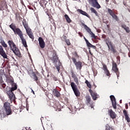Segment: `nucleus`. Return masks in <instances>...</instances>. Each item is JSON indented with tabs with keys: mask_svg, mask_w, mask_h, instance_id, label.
<instances>
[{
	"mask_svg": "<svg viewBox=\"0 0 130 130\" xmlns=\"http://www.w3.org/2000/svg\"><path fill=\"white\" fill-rule=\"evenodd\" d=\"M10 29L13 31L15 35H18L19 38L22 41V44L23 45L24 47H27V42H26L25 39L24 38L23 33L22 30L18 27H17L15 24L12 23L9 25Z\"/></svg>",
	"mask_w": 130,
	"mask_h": 130,
	"instance_id": "1",
	"label": "nucleus"
},
{
	"mask_svg": "<svg viewBox=\"0 0 130 130\" xmlns=\"http://www.w3.org/2000/svg\"><path fill=\"white\" fill-rule=\"evenodd\" d=\"M8 45L10 47V50L13 52L14 54L18 57H21V53L20 52V50L15 43L13 42V40H9L8 42Z\"/></svg>",
	"mask_w": 130,
	"mask_h": 130,
	"instance_id": "2",
	"label": "nucleus"
},
{
	"mask_svg": "<svg viewBox=\"0 0 130 130\" xmlns=\"http://www.w3.org/2000/svg\"><path fill=\"white\" fill-rule=\"evenodd\" d=\"M0 44H1V45H0V55L3 56V57L5 59L7 58V56L6 53V51H5L4 49H3V47L4 48H7L8 45L6 43V42L4 41V40H2L0 41Z\"/></svg>",
	"mask_w": 130,
	"mask_h": 130,
	"instance_id": "3",
	"label": "nucleus"
},
{
	"mask_svg": "<svg viewBox=\"0 0 130 130\" xmlns=\"http://www.w3.org/2000/svg\"><path fill=\"white\" fill-rule=\"evenodd\" d=\"M104 41L106 43L107 47H108L109 50L112 51L113 54H115L117 52V50L115 49V46L113 45L111 42V40H110L109 38L105 39Z\"/></svg>",
	"mask_w": 130,
	"mask_h": 130,
	"instance_id": "4",
	"label": "nucleus"
},
{
	"mask_svg": "<svg viewBox=\"0 0 130 130\" xmlns=\"http://www.w3.org/2000/svg\"><path fill=\"white\" fill-rule=\"evenodd\" d=\"M3 111H5L4 113L6 114L7 115H11L12 110H11V103H9L8 102H6L4 103L3 105Z\"/></svg>",
	"mask_w": 130,
	"mask_h": 130,
	"instance_id": "5",
	"label": "nucleus"
},
{
	"mask_svg": "<svg viewBox=\"0 0 130 130\" xmlns=\"http://www.w3.org/2000/svg\"><path fill=\"white\" fill-rule=\"evenodd\" d=\"M70 86L73 90L74 93H75V96L77 97H79L80 96V92L78 90V87L77 86L76 84L74 82L70 83Z\"/></svg>",
	"mask_w": 130,
	"mask_h": 130,
	"instance_id": "6",
	"label": "nucleus"
},
{
	"mask_svg": "<svg viewBox=\"0 0 130 130\" xmlns=\"http://www.w3.org/2000/svg\"><path fill=\"white\" fill-rule=\"evenodd\" d=\"M72 61L73 62L75 67H76L77 70H81L82 68H83V63H82L81 61H77L76 58L75 57L72 58Z\"/></svg>",
	"mask_w": 130,
	"mask_h": 130,
	"instance_id": "7",
	"label": "nucleus"
},
{
	"mask_svg": "<svg viewBox=\"0 0 130 130\" xmlns=\"http://www.w3.org/2000/svg\"><path fill=\"white\" fill-rule=\"evenodd\" d=\"M49 59L52 60L53 63H56L58 61V57L57 56L56 51H53L52 56H49Z\"/></svg>",
	"mask_w": 130,
	"mask_h": 130,
	"instance_id": "8",
	"label": "nucleus"
},
{
	"mask_svg": "<svg viewBox=\"0 0 130 130\" xmlns=\"http://www.w3.org/2000/svg\"><path fill=\"white\" fill-rule=\"evenodd\" d=\"M84 29H85L86 31H87V32L89 34V35H91V38H93L94 39H97V37L95 36V35L93 34V32H92L91 31V29H90L89 27H88V26H87L86 25H84Z\"/></svg>",
	"mask_w": 130,
	"mask_h": 130,
	"instance_id": "9",
	"label": "nucleus"
},
{
	"mask_svg": "<svg viewBox=\"0 0 130 130\" xmlns=\"http://www.w3.org/2000/svg\"><path fill=\"white\" fill-rule=\"evenodd\" d=\"M89 3H91L92 7L96 8V9H100L101 8V5L98 3V0H88Z\"/></svg>",
	"mask_w": 130,
	"mask_h": 130,
	"instance_id": "10",
	"label": "nucleus"
},
{
	"mask_svg": "<svg viewBox=\"0 0 130 130\" xmlns=\"http://www.w3.org/2000/svg\"><path fill=\"white\" fill-rule=\"evenodd\" d=\"M6 93L8 95L9 99H10V101L13 102L15 100V94L13 92L11 91H6Z\"/></svg>",
	"mask_w": 130,
	"mask_h": 130,
	"instance_id": "11",
	"label": "nucleus"
},
{
	"mask_svg": "<svg viewBox=\"0 0 130 130\" xmlns=\"http://www.w3.org/2000/svg\"><path fill=\"white\" fill-rule=\"evenodd\" d=\"M110 98L111 101L112 102V107H113V109H116L117 103H116V100L115 99V96L114 95H110Z\"/></svg>",
	"mask_w": 130,
	"mask_h": 130,
	"instance_id": "12",
	"label": "nucleus"
},
{
	"mask_svg": "<svg viewBox=\"0 0 130 130\" xmlns=\"http://www.w3.org/2000/svg\"><path fill=\"white\" fill-rule=\"evenodd\" d=\"M89 93H90V95L91 96V98L92 99V100L94 101L97 100V99L98 98V95L97 93L93 91L90 89L89 90Z\"/></svg>",
	"mask_w": 130,
	"mask_h": 130,
	"instance_id": "13",
	"label": "nucleus"
},
{
	"mask_svg": "<svg viewBox=\"0 0 130 130\" xmlns=\"http://www.w3.org/2000/svg\"><path fill=\"white\" fill-rule=\"evenodd\" d=\"M39 45L41 49H44L45 47V43L43 38L40 37L38 39Z\"/></svg>",
	"mask_w": 130,
	"mask_h": 130,
	"instance_id": "14",
	"label": "nucleus"
},
{
	"mask_svg": "<svg viewBox=\"0 0 130 130\" xmlns=\"http://www.w3.org/2000/svg\"><path fill=\"white\" fill-rule=\"evenodd\" d=\"M3 74L0 73V88L4 89L6 88V85L4 83V81L3 79Z\"/></svg>",
	"mask_w": 130,
	"mask_h": 130,
	"instance_id": "15",
	"label": "nucleus"
},
{
	"mask_svg": "<svg viewBox=\"0 0 130 130\" xmlns=\"http://www.w3.org/2000/svg\"><path fill=\"white\" fill-rule=\"evenodd\" d=\"M70 73H71L72 78L74 79V81H75V83L78 84L79 83L78 78L76 75L75 74L74 71H73V70H71Z\"/></svg>",
	"mask_w": 130,
	"mask_h": 130,
	"instance_id": "16",
	"label": "nucleus"
},
{
	"mask_svg": "<svg viewBox=\"0 0 130 130\" xmlns=\"http://www.w3.org/2000/svg\"><path fill=\"white\" fill-rule=\"evenodd\" d=\"M114 73L117 74V76H118L119 75V71H118V68H117V64L116 63H112V69Z\"/></svg>",
	"mask_w": 130,
	"mask_h": 130,
	"instance_id": "17",
	"label": "nucleus"
},
{
	"mask_svg": "<svg viewBox=\"0 0 130 130\" xmlns=\"http://www.w3.org/2000/svg\"><path fill=\"white\" fill-rule=\"evenodd\" d=\"M108 114L112 119H115L116 118V114H115V112H113L112 109H109L108 110Z\"/></svg>",
	"mask_w": 130,
	"mask_h": 130,
	"instance_id": "18",
	"label": "nucleus"
},
{
	"mask_svg": "<svg viewBox=\"0 0 130 130\" xmlns=\"http://www.w3.org/2000/svg\"><path fill=\"white\" fill-rule=\"evenodd\" d=\"M26 32L28 36H29V38H30L33 41V40H34L35 37L34 36H33V33L31 29L26 30Z\"/></svg>",
	"mask_w": 130,
	"mask_h": 130,
	"instance_id": "19",
	"label": "nucleus"
},
{
	"mask_svg": "<svg viewBox=\"0 0 130 130\" xmlns=\"http://www.w3.org/2000/svg\"><path fill=\"white\" fill-rule=\"evenodd\" d=\"M84 41H85L86 44H87V46L88 47L92 48V49H96L95 46H94L91 44H90V43L88 42V40H87L85 37H84Z\"/></svg>",
	"mask_w": 130,
	"mask_h": 130,
	"instance_id": "20",
	"label": "nucleus"
},
{
	"mask_svg": "<svg viewBox=\"0 0 130 130\" xmlns=\"http://www.w3.org/2000/svg\"><path fill=\"white\" fill-rule=\"evenodd\" d=\"M22 25H23V26L24 27V29H25V30H31V29L29 28L28 26V24L27 23V21H26L25 19H24L23 20H22Z\"/></svg>",
	"mask_w": 130,
	"mask_h": 130,
	"instance_id": "21",
	"label": "nucleus"
},
{
	"mask_svg": "<svg viewBox=\"0 0 130 130\" xmlns=\"http://www.w3.org/2000/svg\"><path fill=\"white\" fill-rule=\"evenodd\" d=\"M77 12L80 13L81 14L83 15L84 16L87 17L88 18H90V15H88L87 13L85 11H83L80 9H77Z\"/></svg>",
	"mask_w": 130,
	"mask_h": 130,
	"instance_id": "22",
	"label": "nucleus"
},
{
	"mask_svg": "<svg viewBox=\"0 0 130 130\" xmlns=\"http://www.w3.org/2000/svg\"><path fill=\"white\" fill-rule=\"evenodd\" d=\"M123 114L125 116V120H126V122H130V119L129 118V116L127 114V111L125 110H123Z\"/></svg>",
	"mask_w": 130,
	"mask_h": 130,
	"instance_id": "23",
	"label": "nucleus"
},
{
	"mask_svg": "<svg viewBox=\"0 0 130 130\" xmlns=\"http://www.w3.org/2000/svg\"><path fill=\"white\" fill-rule=\"evenodd\" d=\"M121 27H122V29H124V30H125V31H126V33H129V27L128 26H127V25H126L125 24H122V25H121Z\"/></svg>",
	"mask_w": 130,
	"mask_h": 130,
	"instance_id": "24",
	"label": "nucleus"
},
{
	"mask_svg": "<svg viewBox=\"0 0 130 130\" xmlns=\"http://www.w3.org/2000/svg\"><path fill=\"white\" fill-rule=\"evenodd\" d=\"M103 70H104V72H105V74H106L107 76L110 77L109 70H108V68H107L106 65L103 66Z\"/></svg>",
	"mask_w": 130,
	"mask_h": 130,
	"instance_id": "25",
	"label": "nucleus"
},
{
	"mask_svg": "<svg viewBox=\"0 0 130 130\" xmlns=\"http://www.w3.org/2000/svg\"><path fill=\"white\" fill-rule=\"evenodd\" d=\"M85 98V103L87 105H91V97L90 95H86Z\"/></svg>",
	"mask_w": 130,
	"mask_h": 130,
	"instance_id": "26",
	"label": "nucleus"
},
{
	"mask_svg": "<svg viewBox=\"0 0 130 130\" xmlns=\"http://www.w3.org/2000/svg\"><path fill=\"white\" fill-rule=\"evenodd\" d=\"M52 92L54 96H55L57 98H59V96H60V93L56 89H54Z\"/></svg>",
	"mask_w": 130,
	"mask_h": 130,
	"instance_id": "27",
	"label": "nucleus"
},
{
	"mask_svg": "<svg viewBox=\"0 0 130 130\" xmlns=\"http://www.w3.org/2000/svg\"><path fill=\"white\" fill-rule=\"evenodd\" d=\"M50 107H52L54 108V109H57V106L58 105V102H50Z\"/></svg>",
	"mask_w": 130,
	"mask_h": 130,
	"instance_id": "28",
	"label": "nucleus"
},
{
	"mask_svg": "<svg viewBox=\"0 0 130 130\" xmlns=\"http://www.w3.org/2000/svg\"><path fill=\"white\" fill-rule=\"evenodd\" d=\"M64 18L66 20L67 22H68V23L70 24L72 22V20L71 18L69 17V16L67 14L64 15Z\"/></svg>",
	"mask_w": 130,
	"mask_h": 130,
	"instance_id": "29",
	"label": "nucleus"
},
{
	"mask_svg": "<svg viewBox=\"0 0 130 130\" xmlns=\"http://www.w3.org/2000/svg\"><path fill=\"white\" fill-rule=\"evenodd\" d=\"M17 85H16V84H15V85H14V86L11 87V89H10V90L7 91V92H13V91H15V90H17Z\"/></svg>",
	"mask_w": 130,
	"mask_h": 130,
	"instance_id": "30",
	"label": "nucleus"
},
{
	"mask_svg": "<svg viewBox=\"0 0 130 130\" xmlns=\"http://www.w3.org/2000/svg\"><path fill=\"white\" fill-rule=\"evenodd\" d=\"M72 59H73V58H79V55L78 54V53H77L76 51H75V52L72 53Z\"/></svg>",
	"mask_w": 130,
	"mask_h": 130,
	"instance_id": "31",
	"label": "nucleus"
},
{
	"mask_svg": "<svg viewBox=\"0 0 130 130\" xmlns=\"http://www.w3.org/2000/svg\"><path fill=\"white\" fill-rule=\"evenodd\" d=\"M90 11H91V13H92L95 14L96 16H98V13L97 11H96L95 9H94L93 8H90Z\"/></svg>",
	"mask_w": 130,
	"mask_h": 130,
	"instance_id": "32",
	"label": "nucleus"
},
{
	"mask_svg": "<svg viewBox=\"0 0 130 130\" xmlns=\"http://www.w3.org/2000/svg\"><path fill=\"white\" fill-rule=\"evenodd\" d=\"M67 37H64V39L65 40V43H66L67 45L70 46L71 45V42H70L69 39H67Z\"/></svg>",
	"mask_w": 130,
	"mask_h": 130,
	"instance_id": "33",
	"label": "nucleus"
},
{
	"mask_svg": "<svg viewBox=\"0 0 130 130\" xmlns=\"http://www.w3.org/2000/svg\"><path fill=\"white\" fill-rule=\"evenodd\" d=\"M105 130H113V128L109 125V124H107L105 125Z\"/></svg>",
	"mask_w": 130,
	"mask_h": 130,
	"instance_id": "34",
	"label": "nucleus"
},
{
	"mask_svg": "<svg viewBox=\"0 0 130 130\" xmlns=\"http://www.w3.org/2000/svg\"><path fill=\"white\" fill-rule=\"evenodd\" d=\"M111 16L112 17V18L116 20V21H119V19L118 17H117V16L115 14L114 15H111Z\"/></svg>",
	"mask_w": 130,
	"mask_h": 130,
	"instance_id": "35",
	"label": "nucleus"
},
{
	"mask_svg": "<svg viewBox=\"0 0 130 130\" xmlns=\"http://www.w3.org/2000/svg\"><path fill=\"white\" fill-rule=\"evenodd\" d=\"M33 78L34 79L35 81L37 82V84H38V83H39V82L38 81V78L37 75H36V74H34V75H33Z\"/></svg>",
	"mask_w": 130,
	"mask_h": 130,
	"instance_id": "36",
	"label": "nucleus"
},
{
	"mask_svg": "<svg viewBox=\"0 0 130 130\" xmlns=\"http://www.w3.org/2000/svg\"><path fill=\"white\" fill-rule=\"evenodd\" d=\"M15 16H16V18L18 19V20H21L22 19V18L20 16V14H19V13H16Z\"/></svg>",
	"mask_w": 130,
	"mask_h": 130,
	"instance_id": "37",
	"label": "nucleus"
},
{
	"mask_svg": "<svg viewBox=\"0 0 130 130\" xmlns=\"http://www.w3.org/2000/svg\"><path fill=\"white\" fill-rule=\"evenodd\" d=\"M107 11L108 12V13L110 15V16L115 15L111 9H107Z\"/></svg>",
	"mask_w": 130,
	"mask_h": 130,
	"instance_id": "38",
	"label": "nucleus"
},
{
	"mask_svg": "<svg viewBox=\"0 0 130 130\" xmlns=\"http://www.w3.org/2000/svg\"><path fill=\"white\" fill-rule=\"evenodd\" d=\"M85 84H87V86L88 87V88H91V84L88 80L85 81Z\"/></svg>",
	"mask_w": 130,
	"mask_h": 130,
	"instance_id": "39",
	"label": "nucleus"
},
{
	"mask_svg": "<svg viewBox=\"0 0 130 130\" xmlns=\"http://www.w3.org/2000/svg\"><path fill=\"white\" fill-rule=\"evenodd\" d=\"M59 66H57V65L56 66V69H57L58 72H59V69H60L59 66H60V64H61V63H60V62H59Z\"/></svg>",
	"mask_w": 130,
	"mask_h": 130,
	"instance_id": "40",
	"label": "nucleus"
},
{
	"mask_svg": "<svg viewBox=\"0 0 130 130\" xmlns=\"http://www.w3.org/2000/svg\"><path fill=\"white\" fill-rule=\"evenodd\" d=\"M53 80H54V81H57V78L56 77H53Z\"/></svg>",
	"mask_w": 130,
	"mask_h": 130,
	"instance_id": "41",
	"label": "nucleus"
},
{
	"mask_svg": "<svg viewBox=\"0 0 130 130\" xmlns=\"http://www.w3.org/2000/svg\"><path fill=\"white\" fill-rule=\"evenodd\" d=\"M78 35L80 36V37H83V34H82V32H78Z\"/></svg>",
	"mask_w": 130,
	"mask_h": 130,
	"instance_id": "42",
	"label": "nucleus"
},
{
	"mask_svg": "<svg viewBox=\"0 0 130 130\" xmlns=\"http://www.w3.org/2000/svg\"><path fill=\"white\" fill-rule=\"evenodd\" d=\"M125 108H126V109H128V105L127 104L125 105Z\"/></svg>",
	"mask_w": 130,
	"mask_h": 130,
	"instance_id": "43",
	"label": "nucleus"
},
{
	"mask_svg": "<svg viewBox=\"0 0 130 130\" xmlns=\"http://www.w3.org/2000/svg\"><path fill=\"white\" fill-rule=\"evenodd\" d=\"M89 54H90L91 55H93V54H92V52H91L90 50H89Z\"/></svg>",
	"mask_w": 130,
	"mask_h": 130,
	"instance_id": "44",
	"label": "nucleus"
},
{
	"mask_svg": "<svg viewBox=\"0 0 130 130\" xmlns=\"http://www.w3.org/2000/svg\"><path fill=\"white\" fill-rule=\"evenodd\" d=\"M102 38H103V39H105V38H106V36L103 35Z\"/></svg>",
	"mask_w": 130,
	"mask_h": 130,
	"instance_id": "45",
	"label": "nucleus"
},
{
	"mask_svg": "<svg viewBox=\"0 0 130 130\" xmlns=\"http://www.w3.org/2000/svg\"><path fill=\"white\" fill-rule=\"evenodd\" d=\"M112 1V3L115 4V3H116V2H115V0H111Z\"/></svg>",
	"mask_w": 130,
	"mask_h": 130,
	"instance_id": "46",
	"label": "nucleus"
},
{
	"mask_svg": "<svg viewBox=\"0 0 130 130\" xmlns=\"http://www.w3.org/2000/svg\"><path fill=\"white\" fill-rule=\"evenodd\" d=\"M31 92H32V93L35 94V92H34V91L32 90V89H31Z\"/></svg>",
	"mask_w": 130,
	"mask_h": 130,
	"instance_id": "47",
	"label": "nucleus"
},
{
	"mask_svg": "<svg viewBox=\"0 0 130 130\" xmlns=\"http://www.w3.org/2000/svg\"><path fill=\"white\" fill-rule=\"evenodd\" d=\"M50 21H52H52H53V19L50 18Z\"/></svg>",
	"mask_w": 130,
	"mask_h": 130,
	"instance_id": "48",
	"label": "nucleus"
},
{
	"mask_svg": "<svg viewBox=\"0 0 130 130\" xmlns=\"http://www.w3.org/2000/svg\"><path fill=\"white\" fill-rule=\"evenodd\" d=\"M40 6H41L42 7V8H44V6H43V4H40Z\"/></svg>",
	"mask_w": 130,
	"mask_h": 130,
	"instance_id": "49",
	"label": "nucleus"
},
{
	"mask_svg": "<svg viewBox=\"0 0 130 130\" xmlns=\"http://www.w3.org/2000/svg\"><path fill=\"white\" fill-rule=\"evenodd\" d=\"M105 1H106L107 3L109 2V0H105Z\"/></svg>",
	"mask_w": 130,
	"mask_h": 130,
	"instance_id": "50",
	"label": "nucleus"
},
{
	"mask_svg": "<svg viewBox=\"0 0 130 130\" xmlns=\"http://www.w3.org/2000/svg\"><path fill=\"white\" fill-rule=\"evenodd\" d=\"M128 56L130 57V53H128Z\"/></svg>",
	"mask_w": 130,
	"mask_h": 130,
	"instance_id": "51",
	"label": "nucleus"
},
{
	"mask_svg": "<svg viewBox=\"0 0 130 130\" xmlns=\"http://www.w3.org/2000/svg\"><path fill=\"white\" fill-rule=\"evenodd\" d=\"M120 104H121L122 103V100H120Z\"/></svg>",
	"mask_w": 130,
	"mask_h": 130,
	"instance_id": "52",
	"label": "nucleus"
},
{
	"mask_svg": "<svg viewBox=\"0 0 130 130\" xmlns=\"http://www.w3.org/2000/svg\"><path fill=\"white\" fill-rule=\"evenodd\" d=\"M39 74V73L37 72V75Z\"/></svg>",
	"mask_w": 130,
	"mask_h": 130,
	"instance_id": "53",
	"label": "nucleus"
},
{
	"mask_svg": "<svg viewBox=\"0 0 130 130\" xmlns=\"http://www.w3.org/2000/svg\"><path fill=\"white\" fill-rule=\"evenodd\" d=\"M91 108H92V106H91Z\"/></svg>",
	"mask_w": 130,
	"mask_h": 130,
	"instance_id": "54",
	"label": "nucleus"
},
{
	"mask_svg": "<svg viewBox=\"0 0 130 130\" xmlns=\"http://www.w3.org/2000/svg\"><path fill=\"white\" fill-rule=\"evenodd\" d=\"M129 107H130V103H129Z\"/></svg>",
	"mask_w": 130,
	"mask_h": 130,
	"instance_id": "55",
	"label": "nucleus"
},
{
	"mask_svg": "<svg viewBox=\"0 0 130 130\" xmlns=\"http://www.w3.org/2000/svg\"><path fill=\"white\" fill-rule=\"evenodd\" d=\"M49 18H50V16H49Z\"/></svg>",
	"mask_w": 130,
	"mask_h": 130,
	"instance_id": "56",
	"label": "nucleus"
},
{
	"mask_svg": "<svg viewBox=\"0 0 130 130\" xmlns=\"http://www.w3.org/2000/svg\"><path fill=\"white\" fill-rule=\"evenodd\" d=\"M90 48H89V50H90Z\"/></svg>",
	"mask_w": 130,
	"mask_h": 130,
	"instance_id": "57",
	"label": "nucleus"
}]
</instances>
